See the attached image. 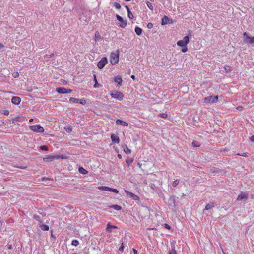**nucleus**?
<instances>
[{
	"instance_id": "31",
	"label": "nucleus",
	"mask_w": 254,
	"mask_h": 254,
	"mask_svg": "<svg viewBox=\"0 0 254 254\" xmlns=\"http://www.w3.org/2000/svg\"><path fill=\"white\" fill-rule=\"evenodd\" d=\"M146 5L147 6H148V7L151 10H153V6H152V4L148 2V1H146Z\"/></svg>"
},
{
	"instance_id": "12",
	"label": "nucleus",
	"mask_w": 254,
	"mask_h": 254,
	"mask_svg": "<svg viewBox=\"0 0 254 254\" xmlns=\"http://www.w3.org/2000/svg\"><path fill=\"white\" fill-rule=\"evenodd\" d=\"M175 199L173 197H170L168 200V203L170 207H171V209L173 210L175 207Z\"/></svg>"
},
{
	"instance_id": "37",
	"label": "nucleus",
	"mask_w": 254,
	"mask_h": 254,
	"mask_svg": "<svg viewBox=\"0 0 254 254\" xmlns=\"http://www.w3.org/2000/svg\"><path fill=\"white\" fill-rule=\"evenodd\" d=\"M79 244V242L77 240H73L72 242V244L75 246H76L78 245Z\"/></svg>"
},
{
	"instance_id": "19",
	"label": "nucleus",
	"mask_w": 254,
	"mask_h": 254,
	"mask_svg": "<svg viewBox=\"0 0 254 254\" xmlns=\"http://www.w3.org/2000/svg\"><path fill=\"white\" fill-rule=\"evenodd\" d=\"M66 89L64 87H59L56 89V91L60 94L65 93Z\"/></svg>"
},
{
	"instance_id": "2",
	"label": "nucleus",
	"mask_w": 254,
	"mask_h": 254,
	"mask_svg": "<svg viewBox=\"0 0 254 254\" xmlns=\"http://www.w3.org/2000/svg\"><path fill=\"white\" fill-rule=\"evenodd\" d=\"M30 129L34 132L42 133L44 131V129L40 125H32L29 127Z\"/></svg>"
},
{
	"instance_id": "21",
	"label": "nucleus",
	"mask_w": 254,
	"mask_h": 254,
	"mask_svg": "<svg viewBox=\"0 0 254 254\" xmlns=\"http://www.w3.org/2000/svg\"><path fill=\"white\" fill-rule=\"evenodd\" d=\"M94 39L96 41H99L101 39V36L98 31L95 32Z\"/></svg>"
},
{
	"instance_id": "54",
	"label": "nucleus",
	"mask_w": 254,
	"mask_h": 254,
	"mask_svg": "<svg viewBox=\"0 0 254 254\" xmlns=\"http://www.w3.org/2000/svg\"><path fill=\"white\" fill-rule=\"evenodd\" d=\"M3 47V45L0 43V49Z\"/></svg>"
},
{
	"instance_id": "24",
	"label": "nucleus",
	"mask_w": 254,
	"mask_h": 254,
	"mask_svg": "<svg viewBox=\"0 0 254 254\" xmlns=\"http://www.w3.org/2000/svg\"><path fill=\"white\" fill-rule=\"evenodd\" d=\"M135 32L137 35H140L142 33V29L138 27H136Z\"/></svg>"
},
{
	"instance_id": "26",
	"label": "nucleus",
	"mask_w": 254,
	"mask_h": 254,
	"mask_svg": "<svg viewBox=\"0 0 254 254\" xmlns=\"http://www.w3.org/2000/svg\"><path fill=\"white\" fill-rule=\"evenodd\" d=\"M79 172L82 174H87V171L84 169L83 167H79Z\"/></svg>"
},
{
	"instance_id": "55",
	"label": "nucleus",
	"mask_w": 254,
	"mask_h": 254,
	"mask_svg": "<svg viewBox=\"0 0 254 254\" xmlns=\"http://www.w3.org/2000/svg\"><path fill=\"white\" fill-rule=\"evenodd\" d=\"M239 155H241V156H245H245H247V155H246V153H243V154H242V155H240V154H239Z\"/></svg>"
},
{
	"instance_id": "41",
	"label": "nucleus",
	"mask_w": 254,
	"mask_h": 254,
	"mask_svg": "<svg viewBox=\"0 0 254 254\" xmlns=\"http://www.w3.org/2000/svg\"><path fill=\"white\" fill-rule=\"evenodd\" d=\"M12 75L13 77L16 78L18 77L19 73L17 72H14V73H13Z\"/></svg>"
},
{
	"instance_id": "35",
	"label": "nucleus",
	"mask_w": 254,
	"mask_h": 254,
	"mask_svg": "<svg viewBox=\"0 0 254 254\" xmlns=\"http://www.w3.org/2000/svg\"><path fill=\"white\" fill-rule=\"evenodd\" d=\"M159 116L163 118H166L167 117V114L165 113H162L159 114Z\"/></svg>"
},
{
	"instance_id": "27",
	"label": "nucleus",
	"mask_w": 254,
	"mask_h": 254,
	"mask_svg": "<svg viewBox=\"0 0 254 254\" xmlns=\"http://www.w3.org/2000/svg\"><path fill=\"white\" fill-rule=\"evenodd\" d=\"M214 206L213 204H208L206 205L205 208V210H208L214 207Z\"/></svg>"
},
{
	"instance_id": "43",
	"label": "nucleus",
	"mask_w": 254,
	"mask_h": 254,
	"mask_svg": "<svg viewBox=\"0 0 254 254\" xmlns=\"http://www.w3.org/2000/svg\"><path fill=\"white\" fill-rule=\"evenodd\" d=\"M123 249H124V245H123V243H122V244H121V247L119 249V251H120V252H123Z\"/></svg>"
},
{
	"instance_id": "7",
	"label": "nucleus",
	"mask_w": 254,
	"mask_h": 254,
	"mask_svg": "<svg viewBox=\"0 0 254 254\" xmlns=\"http://www.w3.org/2000/svg\"><path fill=\"white\" fill-rule=\"evenodd\" d=\"M108 61L106 57L102 58L101 60L98 63L97 66L99 69H102L105 65L107 64Z\"/></svg>"
},
{
	"instance_id": "23",
	"label": "nucleus",
	"mask_w": 254,
	"mask_h": 254,
	"mask_svg": "<svg viewBox=\"0 0 254 254\" xmlns=\"http://www.w3.org/2000/svg\"><path fill=\"white\" fill-rule=\"evenodd\" d=\"M169 18L167 16H165L162 19V25H165L168 23Z\"/></svg>"
},
{
	"instance_id": "46",
	"label": "nucleus",
	"mask_w": 254,
	"mask_h": 254,
	"mask_svg": "<svg viewBox=\"0 0 254 254\" xmlns=\"http://www.w3.org/2000/svg\"><path fill=\"white\" fill-rule=\"evenodd\" d=\"M250 140H251L252 142H254V135H252V136L250 137Z\"/></svg>"
},
{
	"instance_id": "52",
	"label": "nucleus",
	"mask_w": 254,
	"mask_h": 254,
	"mask_svg": "<svg viewBox=\"0 0 254 254\" xmlns=\"http://www.w3.org/2000/svg\"><path fill=\"white\" fill-rule=\"evenodd\" d=\"M132 160H130V161H129V160H127L126 161V163L128 164H129L130 163L132 162Z\"/></svg>"
},
{
	"instance_id": "38",
	"label": "nucleus",
	"mask_w": 254,
	"mask_h": 254,
	"mask_svg": "<svg viewBox=\"0 0 254 254\" xmlns=\"http://www.w3.org/2000/svg\"><path fill=\"white\" fill-rule=\"evenodd\" d=\"M79 103L82 105H85L86 104V101L83 99H79Z\"/></svg>"
},
{
	"instance_id": "8",
	"label": "nucleus",
	"mask_w": 254,
	"mask_h": 254,
	"mask_svg": "<svg viewBox=\"0 0 254 254\" xmlns=\"http://www.w3.org/2000/svg\"><path fill=\"white\" fill-rule=\"evenodd\" d=\"M116 17L118 20L121 23L119 26L122 28H125L127 25V21L124 20L121 16L118 14L116 15Z\"/></svg>"
},
{
	"instance_id": "58",
	"label": "nucleus",
	"mask_w": 254,
	"mask_h": 254,
	"mask_svg": "<svg viewBox=\"0 0 254 254\" xmlns=\"http://www.w3.org/2000/svg\"><path fill=\"white\" fill-rule=\"evenodd\" d=\"M118 157L119 158H122V156H121V155H120V154H118Z\"/></svg>"
},
{
	"instance_id": "36",
	"label": "nucleus",
	"mask_w": 254,
	"mask_h": 254,
	"mask_svg": "<svg viewBox=\"0 0 254 254\" xmlns=\"http://www.w3.org/2000/svg\"><path fill=\"white\" fill-rule=\"evenodd\" d=\"M182 49L181 50L182 52L183 53H185L188 51V48L187 47V46H185V47H182Z\"/></svg>"
},
{
	"instance_id": "32",
	"label": "nucleus",
	"mask_w": 254,
	"mask_h": 254,
	"mask_svg": "<svg viewBox=\"0 0 254 254\" xmlns=\"http://www.w3.org/2000/svg\"><path fill=\"white\" fill-rule=\"evenodd\" d=\"M114 6L115 7L116 9H119L121 8L120 4L118 2H114Z\"/></svg>"
},
{
	"instance_id": "17",
	"label": "nucleus",
	"mask_w": 254,
	"mask_h": 254,
	"mask_svg": "<svg viewBox=\"0 0 254 254\" xmlns=\"http://www.w3.org/2000/svg\"><path fill=\"white\" fill-rule=\"evenodd\" d=\"M114 81L118 83V85L119 86H121L122 85V78L121 76H116L114 78Z\"/></svg>"
},
{
	"instance_id": "15",
	"label": "nucleus",
	"mask_w": 254,
	"mask_h": 254,
	"mask_svg": "<svg viewBox=\"0 0 254 254\" xmlns=\"http://www.w3.org/2000/svg\"><path fill=\"white\" fill-rule=\"evenodd\" d=\"M175 241L171 242V251L169 253V254H177L175 249Z\"/></svg>"
},
{
	"instance_id": "33",
	"label": "nucleus",
	"mask_w": 254,
	"mask_h": 254,
	"mask_svg": "<svg viewBox=\"0 0 254 254\" xmlns=\"http://www.w3.org/2000/svg\"><path fill=\"white\" fill-rule=\"evenodd\" d=\"M179 180L177 179L173 182L172 185L173 187H175L179 184Z\"/></svg>"
},
{
	"instance_id": "6",
	"label": "nucleus",
	"mask_w": 254,
	"mask_h": 254,
	"mask_svg": "<svg viewBox=\"0 0 254 254\" xmlns=\"http://www.w3.org/2000/svg\"><path fill=\"white\" fill-rule=\"evenodd\" d=\"M98 189L100 190H104L108 191H112L116 193H119V190L116 189H113L106 186H99Z\"/></svg>"
},
{
	"instance_id": "56",
	"label": "nucleus",
	"mask_w": 254,
	"mask_h": 254,
	"mask_svg": "<svg viewBox=\"0 0 254 254\" xmlns=\"http://www.w3.org/2000/svg\"><path fill=\"white\" fill-rule=\"evenodd\" d=\"M48 179H49L48 178H46V177L42 178V180H43V181L48 180Z\"/></svg>"
},
{
	"instance_id": "45",
	"label": "nucleus",
	"mask_w": 254,
	"mask_h": 254,
	"mask_svg": "<svg viewBox=\"0 0 254 254\" xmlns=\"http://www.w3.org/2000/svg\"><path fill=\"white\" fill-rule=\"evenodd\" d=\"M72 90L71 89H66L65 90V93H71Z\"/></svg>"
},
{
	"instance_id": "14",
	"label": "nucleus",
	"mask_w": 254,
	"mask_h": 254,
	"mask_svg": "<svg viewBox=\"0 0 254 254\" xmlns=\"http://www.w3.org/2000/svg\"><path fill=\"white\" fill-rule=\"evenodd\" d=\"M111 138L113 142L115 143H119L120 142V139L118 136L115 134H112L111 136Z\"/></svg>"
},
{
	"instance_id": "63",
	"label": "nucleus",
	"mask_w": 254,
	"mask_h": 254,
	"mask_svg": "<svg viewBox=\"0 0 254 254\" xmlns=\"http://www.w3.org/2000/svg\"><path fill=\"white\" fill-rule=\"evenodd\" d=\"M76 254V253H73V254Z\"/></svg>"
},
{
	"instance_id": "11",
	"label": "nucleus",
	"mask_w": 254,
	"mask_h": 254,
	"mask_svg": "<svg viewBox=\"0 0 254 254\" xmlns=\"http://www.w3.org/2000/svg\"><path fill=\"white\" fill-rule=\"evenodd\" d=\"M248 198V194L241 192L237 197V201H245Z\"/></svg>"
},
{
	"instance_id": "4",
	"label": "nucleus",
	"mask_w": 254,
	"mask_h": 254,
	"mask_svg": "<svg viewBox=\"0 0 254 254\" xmlns=\"http://www.w3.org/2000/svg\"><path fill=\"white\" fill-rule=\"evenodd\" d=\"M190 40L188 36H185L183 40H179L177 42V45L179 47H185L189 43Z\"/></svg>"
},
{
	"instance_id": "22",
	"label": "nucleus",
	"mask_w": 254,
	"mask_h": 254,
	"mask_svg": "<svg viewBox=\"0 0 254 254\" xmlns=\"http://www.w3.org/2000/svg\"><path fill=\"white\" fill-rule=\"evenodd\" d=\"M69 101L72 103L77 104L79 103V99L71 97L69 99Z\"/></svg>"
},
{
	"instance_id": "10",
	"label": "nucleus",
	"mask_w": 254,
	"mask_h": 254,
	"mask_svg": "<svg viewBox=\"0 0 254 254\" xmlns=\"http://www.w3.org/2000/svg\"><path fill=\"white\" fill-rule=\"evenodd\" d=\"M244 42L245 43H249L250 44L254 43V36L251 38L250 37L248 36L246 32L244 33Z\"/></svg>"
},
{
	"instance_id": "18",
	"label": "nucleus",
	"mask_w": 254,
	"mask_h": 254,
	"mask_svg": "<svg viewBox=\"0 0 254 254\" xmlns=\"http://www.w3.org/2000/svg\"><path fill=\"white\" fill-rule=\"evenodd\" d=\"M116 123L117 125H122L126 126H127L128 125L127 123L125 121H123L121 120H120V119H117L116 121Z\"/></svg>"
},
{
	"instance_id": "40",
	"label": "nucleus",
	"mask_w": 254,
	"mask_h": 254,
	"mask_svg": "<svg viewBox=\"0 0 254 254\" xmlns=\"http://www.w3.org/2000/svg\"><path fill=\"white\" fill-rule=\"evenodd\" d=\"M153 26V25L152 23H148L147 25V27L148 29H151Z\"/></svg>"
},
{
	"instance_id": "13",
	"label": "nucleus",
	"mask_w": 254,
	"mask_h": 254,
	"mask_svg": "<svg viewBox=\"0 0 254 254\" xmlns=\"http://www.w3.org/2000/svg\"><path fill=\"white\" fill-rule=\"evenodd\" d=\"M11 102L13 104L18 105L20 103L21 98L19 97L14 96L11 99Z\"/></svg>"
},
{
	"instance_id": "47",
	"label": "nucleus",
	"mask_w": 254,
	"mask_h": 254,
	"mask_svg": "<svg viewBox=\"0 0 254 254\" xmlns=\"http://www.w3.org/2000/svg\"><path fill=\"white\" fill-rule=\"evenodd\" d=\"M94 87L95 88H97L99 87V84H98L97 82H95V84H94Z\"/></svg>"
},
{
	"instance_id": "49",
	"label": "nucleus",
	"mask_w": 254,
	"mask_h": 254,
	"mask_svg": "<svg viewBox=\"0 0 254 254\" xmlns=\"http://www.w3.org/2000/svg\"><path fill=\"white\" fill-rule=\"evenodd\" d=\"M133 251L134 254H138L137 251L136 249H133Z\"/></svg>"
},
{
	"instance_id": "59",
	"label": "nucleus",
	"mask_w": 254,
	"mask_h": 254,
	"mask_svg": "<svg viewBox=\"0 0 254 254\" xmlns=\"http://www.w3.org/2000/svg\"><path fill=\"white\" fill-rule=\"evenodd\" d=\"M33 121V119H30L29 122H32Z\"/></svg>"
},
{
	"instance_id": "48",
	"label": "nucleus",
	"mask_w": 254,
	"mask_h": 254,
	"mask_svg": "<svg viewBox=\"0 0 254 254\" xmlns=\"http://www.w3.org/2000/svg\"><path fill=\"white\" fill-rule=\"evenodd\" d=\"M125 8H126V9L127 10V12H129V11H130L129 8V7H128V6H127V5H126V6H125Z\"/></svg>"
},
{
	"instance_id": "5",
	"label": "nucleus",
	"mask_w": 254,
	"mask_h": 254,
	"mask_svg": "<svg viewBox=\"0 0 254 254\" xmlns=\"http://www.w3.org/2000/svg\"><path fill=\"white\" fill-rule=\"evenodd\" d=\"M111 96L119 101H122L124 98L123 94L120 91H115L110 94Z\"/></svg>"
},
{
	"instance_id": "34",
	"label": "nucleus",
	"mask_w": 254,
	"mask_h": 254,
	"mask_svg": "<svg viewBox=\"0 0 254 254\" xmlns=\"http://www.w3.org/2000/svg\"><path fill=\"white\" fill-rule=\"evenodd\" d=\"M128 13V17L131 19H133L134 18V16H133V15L132 14V13L131 12V11H129L127 12Z\"/></svg>"
},
{
	"instance_id": "51",
	"label": "nucleus",
	"mask_w": 254,
	"mask_h": 254,
	"mask_svg": "<svg viewBox=\"0 0 254 254\" xmlns=\"http://www.w3.org/2000/svg\"><path fill=\"white\" fill-rule=\"evenodd\" d=\"M94 81L95 82H97V79H96V77L95 75H94Z\"/></svg>"
},
{
	"instance_id": "39",
	"label": "nucleus",
	"mask_w": 254,
	"mask_h": 254,
	"mask_svg": "<svg viewBox=\"0 0 254 254\" xmlns=\"http://www.w3.org/2000/svg\"><path fill=\"white\" fill-rule=\"evenodd\" d=\"M192 144L193 146L194 147L199 146V144L197 142L193 141Z\"/></svg>"
},
{
	"instance_id": "57",
	"label": "nucleus",
	"mask_w": 254,
	"mask_h": 254,
	"mask_svg": "<svg viewBox=\"0 0 254 254\" xmlns=\"http://www.w3.org/2000/svg\"><path fill=\"white\" fill-rule=\"evenodd\" d=\"M9 114V112L8 111H6L5 113H4V114L5 115H8Z\"/></svg>"
},
{
	"instance_id": "53",
	"label": "nucleus",
	"mask_w": 254,
	"mask_h": 254,
	"mask_svg": "<svg viewBox=\"0 0 254 254\" xmlns=\"http://www.w3.org/2000/svg\"><path fill=\"white\" fill-rule=\"evenodd\" d=\"M131 78L132 79H133V80H135V76H134V75H132L131 76Z\"/></svg>"
},
{
	"instance_id": "29",
	"label": "nucleus",
	"mask_w": 254,
	"mask_h": 254,
	"mask_svg": "<svg viewBox=\"0 0 254 254\" xmlns=\"http://www.w3.org/2000/svg\"><path fill=\"white\" fill-rule=\"evenodd\" d=\"M112 208H113L114 209L116 210H121L122 209V207L121 206L118 205H114L111 206Z\"/></svg>"
},
{
	"instance_id": "62",
	"label": "nucleus",
	"mask_w": 254,
	"mask_h": 254,
	"mask_svg": "<svg viewBox=\"0 0 254 254\" xmlns=\"http://www.w3.org/2000/svg\"><path fill=\"white\" fill-rule=\"evenodd\" d=\"M150 0V1H154V0Z\"/></svg>"
},
{
	"instance_id": "3",
	"label": "nucleus",
	"mask_w": 254,
	"mask_h": 254,
	"mask_svg": "<svg viewBox=\"0 0 254 254\" xmlns=\"http://www.w3.org/2000/svg\"><path fill=\"white\" fill-rule=\"evenodd\" d=\"M218 100V96H210L205 97L204 99V102L205 103H213L217 102Z\"/></svg>"
},
{
	"instance_id": "9",
	"label": "nucleus",
	"mask_w": 254,
	"mask_h": 254,
	"mask_svg": "<svg viewBox=\"0 0 254 254\" xmlns=\"http://www.w3.org/2000/svg\"><path fill=\"white\" fill-rule=\"evenodd\" d=\"M124 192L130 198H131L132 199L135 200V201H139V197L135 195V194L129 192V191L127 190H124Z\"/></svg>"
},
{
	"instance_id": "20",
	"label": "nucleus",
	"mask_w": 254,
	"mask_h": 254,
	"mask_svg": "<svg viewBox=\"0 0 254 254\" xmlns=\"http://www.w3.org/2000/svg\"><path fill=\"white\" fill-rule=\"evenodd\" d=\"M117 228V226H116L115 225H112L110 223H108L107 225L106 230L109 232H111L112 231V230H111L112 228Z\"/></svg>"
},
{
	"instance_id": "50",
	"label": "nucleus",
	"mask_w": 254,
	"mask_h": 254,
	"mask_svg": "<svg viewBox=\"0 0 254 254\" xmlns=\"http://www.w3.org/2000/svg\"><path fill=\"white\" fill-rule=\"evenodd\" d=\"M8 248L9 249H12V245H8Z\"/></svg>"
},
{
	"instance_id": "61",
	"label": "nucleus",
	"mask_w": 254,
	"mask_h": 254,
	"mask_svg": "<svg viewBox=\"0 0 254 254\" xmlns=\"http://www.w3.org/2000/svg\"><path fill=\"white\" fill-rule=\"evenodd\" d=\"M225 69H226V70H229V69H228V68H226V67H225Z\"/></svg>"
},
{
	"instance_id": "25",
	"label": "nucleus",
	"mask_w": 254,
	"mask_h": 254,
	"mask_svg": "<svg viewBox=\"0 0 254 254\" xmlns=\"http://www.w3.org/2000/svg\"><path fill=\"white\" fill-rule=\"evenodd\" d=\"M123 150L126 154H129L131 153L130 149H129L126 145L123 147Z\"/></svg>"
},
{
	"instance_id": "1",
	"label": "nucleus",
	"mask_w": 254,
	"mask_h": 254,
	"mask_svg": "<svg viewBox=\"0 0 254 254\" xmlns=\"http://www.w3.org/2000/svg\"><path fill=\"white\" fill-rule=\"evenodd\" d=\"M119 51H117L116 53L112 52L110 56V63L112 65H115L119 62Z\"/></svg>"
},
{
	"instance_id": "44",
	"label": "nucleus",
	"mask_w": 254,
	"mask_h": 254,
	"mask_svg": "<svg viewBox=\"0 0 254 254\" xmlns=\"http://www.w3.org/2000/svg\"><path fill=\"white\" fill-rule=\"evenodd\" d=\"M165 227L167 229H170L171 228L170 226L167 224H165Z\"/></svg>"
},
{
	"instance_id": "28",
	"label": "nucleus",
	"mask_w": 254,
	"mask_h": 254,
	"mask_svg": "<svg viewBox=\"0 0 254 254\" xmlns=\"http://www.w3.org/2000/svg\"><path fill=\"white\" fill-rule=\"evenodd\" d=\"M64 129L65 130V131L67 132H68V133L71 132V131H72V128H71V127L69 126H65Z\"/></svg>"
},
{
	"instance_id": "16",
	"label": "nucleus",
	"mask_w": 254,
	"mask_h": 254,
	"mask_svg": "<svg viewBox=\"0 0 254 254\" xmlns=\"http://www.w3.org/2000/svg\"><path fill=\"white\" fill-rule=\"evenodd\" d=\"M60 157V156L59 155H55V156H49V157L48 158H44V161H52L53 159H58Z\"/></svg>"
},
{
	"instance_id": "30",
	"label": "nucleus",
	"mask_w": 254,
	"mask_h": 254,
	"mask_svg": "<svg viewBox=\"0 0 254 254\" xmlns=\"http://www.w3.org/2000/svg\"><path fill=\"white\" fill-rule=\"evenodd\" d=\"M40 227L42 230L44 231H47L49 230V226L46 225H42L40 226Z\"/></svg>"
},
{
	"instance_id": "60",
	"label": "nucleus",
	"mask_w": 254,
	"mask_h": 254,
	"mask_svg": "<svg viewBox=\"0 0 254 254\" xmlns=\"http://www.w3.org/2000/svg\"><path fill=\"white\" fill-rule=\"evenodd\" d=\"M126 1H130L131 0H125Z\"/></svg>"
},
{
	"instance_id": "42",
	"label": "nucleus",
	"mask_w": 254,
	"mask_h": 254,
	"mask_svg": "<svg viewBox=\"0 0 254 254\" xmlns=\"http://www.w3.org/2000/svg\"><path fill=\"white\" fill-rule=\"evenodd\" d=\"M41 149L43 150H48V147L45 145L41 146L40 147Z\"/></svg>"
}]
</instances>
